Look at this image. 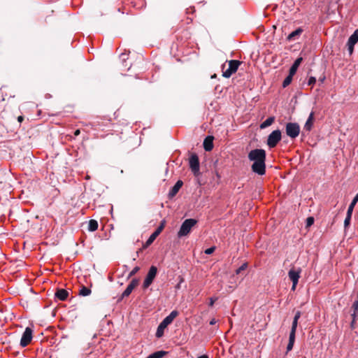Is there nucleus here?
I'll return each instance as SVG.
<instances>
[{"label":"nucleus","mask_w":358,"mask_h":358,"mask_svg":"<svg viewBox=\"0 0 358 358\" xmlns=\"http://www.w3.org/2000/svg\"><path fill=\"white\" fill-rule=\"evenodd\" d=\"M294 75H291L290 73L285 78V80H283V83H282V87H286L287 86H288L292 80V76Z\"/></svg>","instance_id":"27"},{"label":"nucleus","mask_w":358,"mask_h":358,"mask_svg":"<svg viewBox=\"0 0 358 358\" xmlns=\"http://www.w3.org/2000/svg\"><path fill=\"white\" fill-rule=\"evenodd\" d=\"M166 354L165 351H157L151 355H150L146 358H162Z\"/></svg>","instance_id":"24"},{"label":"nucleus","mask_w":358,"mask_h":358,"mask_svg":"<svg viewBox=\"0 0 358 358\" xmlns=\"http://www.w3.org/2000/svg\"><path fill=\"white\" fill-rule=\"evenodd\" d=\"M248 268V264L244 263L236 271V274L241 273L243 271H245Z\"/></svg>","instance_id":"29"},{"label":"nucleus","mask_w":358,"mask_h":358,"mask_svg":"<svg viewBox=\"0 0 358 358\" xmlns=\"http://www.w3.org/2000/svg\"><path fill=\"white\" fill-rule=\"evenodd\" d=\"M241 62L238 60H230L228 62V67L226 69V64L222 66V76L224 78H229L231 76L236 73L238 70Z\"/></svg>","instance_id":"2"},{"label":"nucleus","mask_w":358,"mask_h":358,"mask_svg":"<svg viewBox=\"0 0 358 358\" xmlns=\"http://www.w3.org/2000/svg\"><path fill=\"white\" fill-rule=\"evenodd\" d=\"M314 223V218L313 217H308L306 220V226L310 227Z\"/></svg>","instance_id":"31"},{"label":"nucleus","mask_w":358,"mask_h":358,"mask_svg":"<svg viewBox=\"0 0 358 358\" xmlns=\"http://www.w3.org/2000/svg\"><path fill=\"white\" fill-rule=\"evenodd\" d=\"M90 293L91 290L86 287H83L79 292V294L84 296H88Z\"/></svg>","instance_id":"28"},{"label":"nucleus","mask_w":358,"mask_h":358,"mask_svg":"<svg viewBox=\"0 0 358 358\" xmlns=\"http://www.w3.org/2000/svg\"><path fill=\"white\" fill-rule=\"evenodd\" d=\"M302 61H303L302 57H299L294 61V64H292V66H291V68L289 69V73L291 75L295 74V73L296 72V71H297L299 65L302 62Z\"/></svg>","instance_id":"16"},{"label":"nucleus","mask_w":358,"mask_h":358,"mask_svg":"<svg viewBox=\"0 0 358 358\" xmlns=\"http://www.w3.org/2000/svg\"><path fill=\"white\" fill-rule=\"evenodd\" d=\"M266 156V151L263 149H254L248 153L249 160L253 162L251 169L254 173L259 176L265 174Z\"/></svg>","instance_id":"1"},{"label":"nucleus","mask_w":358,"mask_h":358,"mask_svg":"<svg viewBox=\"0 0 358 358\" xmlns=\"http://www.w3.org/2000/svg\"><path fill=\"white\" fill-rule=\"evenodd\" d=\"M357 202H358V193L356 194V196L352 199L351 203L350 204L348 209V212L352 213L354 208Z\"/></svg>","instance_id":"25"},{"label":"nucleus","mask_w":358,"mask_h":358,"mask_svg":"<svg viewBox=\"0 0 358 358\" xmlns=\"http://www.w3.org/2000/svg\"><path fill=\"white\" fill-rule=\"evenodd\" d=\"M303 32V29L301 28H298L295 31L290 33L287 36L288 41H294L297 36H299Z\"/></svg>","instance_id":"19"},{"label":"nucleus","mask_w":358,"mask_h":358,"mask_svg":"<svg viewBox=\"0 0 358 358\" xmlns=\"http://www.w3.org/2000/svg\"><path fill=\"white\" fill-rule=\"evenodd\" d=\"M357 314H358V312H355V311L352 314V324L356 320L357 317Z\"/></svg>","instance_id":"39"},{"label":"nucleus","mask_w":358,"mask_h":358,"mask_svg":"<svg viewBox=\"0 0 358 358\" xmlns=\"http://www.w3.org/2000/svg\"><path fill=\"white\" fill-rule=\"evenodd\" d=\"M217 300V298H213V297H211L210 298V301H209V306L210 307H213L215 302Z\"/></svg>","instance_id":"36"},{"label":"nucleus","mask_w":358,"mask_h":358,"mask_svg":"<svg viewBox=\"0 0 358 358\" xmlns=\"http://www.w3.org/2000/svg\"><path fill=\"white\" fill-rule=\"evenodd\" d=\"M23 120H24V118H23V117H22V116H19V117H17V120H18V122H20V123L23 121Z\"/></svg>","instance_id":"42"},{"label":"nucleus","mask_w":358,"mask_h":358,"mask_svg":"<svg viewBox=\"0 0 358 358\" xmlns=\"http://www.w3.org/2000/svg\"><path fill=\"white\" fill-rule=\"evenodd\" d=\"M138 280L136 278L132 279V280L130 282V283L127 285L125 290L123 292L122 294V297H127L129 296V294L132 292V291L138 286Z\"/></svg>","instance_id":"11"},{"label":"nucleus","mask_w":358,"mask_h":358,"mask_svg":"<svg viewBox=\"0 0 358 358\" xmlns=\"http://www.w3.org/2000/svg\"><path fill=\"white\" fill-rule=\"evenodd\" d=\"M295 337H296V333L290 331L289 336V343L287 346V352L292 350L294 342H295Z\"/></svg>","instance_id":"18"},{"label":"nucleus","mask_w":358,"mask_h":358,"mask_svg":"<svg viewBox=\"0 0 358 358\" xmlns=\"http://www.w3.org/2000/svg\"><path fill=\"white\" fill-rule=\"evenodd\" d=\"M301 312L300 311H297L296 313H295V315L294 317V320H296V321H299V318L301 317Z\"/></svg>","instance_id":"37"},{"label":"nucleus","mask_w":358,"mask_h":358,"mask_svg":"<svg viewBox=\"0 0 358 358\" xmlns=\"http://www.w3.org/2000/svg\"><path fill=\"white\" fill-rule=\"evenodd\" d=\"M215 246H213V247H210V248H209L206 249V250H205V253H206V255H211L212 253H213V252H214V251H215Z\"/></svg>","instance_id":"32"},{"label":"nucleus","mask_w":358,"mask_h":358,"mask_svg":"<svg viewBox=\"0 0 358 358\" xmlns=\"http://www.w3.org/2000/svg\"><path fill=\"white\" fill-rule=\"evenodd\" d=\"M189 167L195 176L199 173V160L196 154H193L189 157Z\"/></svg>","instance_id":"9"},{"label":"nucleus","mask_w":358,"mask_h":358,"mask_svg":"<svg viewBox=\"0 0 358 358\" xmlns=\"http://www.w3.org/2000/svg\"><path fill=\"white\" fill-rule=\"evenodd\" d=\"M347 45H348V49L349 53L350 55L352 54L355 45H351L350 44H348V43H347Z\"/></svg>","instance_id":"38"},{"label":"nucleus","mask_w":358,"mask_h":358,"mask_svg":"<svg viewBox=\"0 0 358 358\" xmlns=\"http://www.w3.org/2000/svg\"><path fill=\"white\" fill-rule=\"evenodd\" d=\"M55 296L61 301H65L69 296V292L66 289H59L55 293Z\"/></svg>","instance_id":"15"},{"label":"nucleus","mask_w":358,"mask_h":358,"mask_svg":"<svg viewBox=\"0 0 358 358\" xmlns=\"http://www.w3.org/2000/svg\"><path fill=\"white\" fill-rule=\"evenodd\" d=\"M182 185L183 182L182 180H178L176 183L174 185V186L169 191V196L170 198H173V196H175L180 190V189L182 187Z\"/></svg>","instance_id":"12"},{"label":"nucleus","mask_w":358,"mask_h":358,"mask_svg":"<svg viewBox=\"0 0 358 358\" xmlns=\"http://www.w3.org/2000/svg\"><path fill=\"white\" fill-rule=\"evenodd\" d=\"M157 273V268L155 266H152L148 273L145 277V279L143 282V289H147L153 282L154 279L155 278Z\"/></svg>","instance_id":"6"},{"label":"nucleus","mask_w":358,"mask_h":358,"mask_svg":"<svg viewBox=\"0 0 358 358\" xmlns=\"http://www.w3.org/2000/svg\"><path fill=\"white\" fill-rule=\"evenodd\" d=\"M139 271V267L138 266H136L135 268H133V270L130 272L129 273V276H132L134 275H135L138 271Z\"/></svg>","instance_id":"34"},{"label":"nucleus","mask_w":358,"mask_h":358,"mask_svg":"<svg viewBox=\"0 0 358 358\" xmlns=\"http://www.w3.org/2000/svg\"><path fill=\"white\" fill-rule=\"evenodd\" d=\"M167 327L166 326V324H164L162 322L159 324V325L157 327V332H156V336L157 338H161L163 334H164V329L166 328Z\"/></svg>","instance_id":"21"},{"label":"nucleus","mask_w":358,"mask_h":358,"mask_svg":"<svg viewBox=\"0 0 358 358\" xmlns=\"http://www.w3.org/2000/svg\"><path fill=\"white\" fill-rule=\"evenodd\" d=\"M285 129L287 135L292 138H296L300 133V127L297 123H287Z\"/></svg>","instance_id":"5"},{"label":"nucleus","mask_w":358,"mask_h":358,"mask_svg":"<svg viewBox=\"0 0 358 358\" xmlns=\"http://www.w3.org/2000/svg\"><path fill=\"white\" fill-rule=\"evenodd\" d=\"M80 134V129H76V130L74 131V136H78Z\"/></svg>","instance_id":"41"},{"label":"nucleus","mask_w":358,"mask_h":358,"mask_svg":"<svg viewBox=\"0 0 358 358\" xmlns=\"http://www.w3.org/2000/svg\"><path fill=\"white\" fill-rule=\"evenodd\" d=\"M280 140L281 131L278 129L275 130L268 135L267 145L271 148H275Z\"/></svg>","instance_id":"4"},{"label":"nucleus","mask_w":358,"mask_h":358,"mask_svg":"<svg viewBox=\"0 0 358 358\" xmlns=\"http://www.w3.org/2000/svg\"><path fill=\"white\" fill-rule=\"evenodd\" d=\"M178 315V312L177 310H173L168 316H166L163 320L162 322L166 324L167 327L170 324L172 323L173 320Z\"/></svg>","instance_id":"14"},{"label":"nucleus","mask_w":358,"mask_h":358,"mask_svg":"<svg viewBox=\"0 0 358 358\" xmlns=\"http://www.w3.org/2000/svg\"><path fill=\"white\" fill-rule=\"evenodd\" d=\"M198 358H208V357L206 355H202V356L199 357Z\"/></svg>","instance_id":"43"},{"label":"nucleus","mask_w":358,"mask_h":358,"mask_svg":"<svg viewBox=\"0 0 358 358\" xmlns=\"http://www.w3.org/2000/svg\"><path fill=\"white\" fill-rule=\"evenodd\" d=\"M352 213H350V212L347 211L346 217H345V221H344V227H345V229L348 228V227L350 226L351 218H352Z\"/></svg>","instance_id":"26"},{"label":"nucleus","mask_w":358,"mask_h":358,"mask_svg":"<svg viewBox=\"0 0 358 358\" xmlns=\"http://www.w3.org/2000/svg\"><path fill=\"white\" fill-rule=\"evenodd\" d=\"M196 220L194 219H187L185 220L178 233V237H182L187 236L192 230V228L196 224Z\"/></svg>","instance_id":"3"},{"label":"nucleus","mask_w":358,"mask_h":358,"mask_svg":"<svg viewBox=\"0 0 358 358\" xmlns=\"http://www.w3.org/2000/svg\"><path fill=\"white\" fill-rule=\"evenodd\" d=\"M301 271V268H299L296 270L295 268H292L288 272V276L292 282V291H294L296 289V285L299 282V279L300 278Z\"/></svg>","instance_id":"7"},{"label":"nucleus","mask_w":358,"mask_h":358,"mask_svg":"<svg viewBox=\"0 0 358 358\" xmlns=\"http://www.w3.org/2000/svg\"><path fill=\"white\" fill-rule=\"evenodd\" d=\"M98 222L95 220H90L89 221L88 229L90 231H94L98 229Z\"/></svg>","instance_id":"22"},{"label":"nucleus","mask_w":358,"mask_h":358,"mask_svg":"<svg viewBox=\"0 0 358 358\" xmlns=\"http://www.w3.org/2000/svg\"><path fill=\"white\" fill-rule=\"evenodd\" d=\"M313 122H314V113L311 112L305 125H304V129L306 131H310L312 129V127L313 125Z\"/></svg>","instance_id":"17"},{"label":"nucleus","mask_w":358,"mask_h":358,"mask_svg":"<svg viewBox=\"0 0 358 358\" xmlns=\"http://www.w3.org/2000/svg\"><path fill=\"white\" fill-rule=\"evenodd\" d=\"M203 148L206 151H211L213 148V137L208 136L203 141Z\"/></svg>","instance_id":"13"},{"label":"nucleus","mask_w":358,"mask_h":358,"mask_svg":"<svg viewBox=\"0 0 358 358\" xmlns=\"http://www.w3.org/2000/svg\"><path fill=\"white\" fill-rule=\"evenodd\" d=\"M274 120H275L274 117H269L264 122H262L261 124L260 127L262 129L266 128V127L271 125L273 124V122H274Z\"/></svg>","instance_id":"23"},{"label":"nucleus","mask_w":358,"mask_h":358,"mask_svg":"<svg viewBox=\"0 0 358 358\" xmlns=\"http://www.w3.org/2000/svg\"><path fill=\"white\" fill-rule=\"evenodd\" d=\"M165 224H166V222L164 220L161 222L159 227L156 229V230L150 235V236L146 241L145 247H148L154 242V241L157 238V237L161 234V232L164 229Z\"/></svg>","instance_id":"8"},{"label":"nucleus","mask_w":358,"mask_h":358,"mask_svg":"<svg viewBox=\"0 0 358 358\" xmlns=\"http://www.w3.org/2000/svg\"><path fill=\"white\" fill-rule=\"evenodd\" d=\"M217 323V320L215 319V318H213L212 320H210V325H214Z\"/></svg>","instance_id":"40"},{"label":"nucleus","mask_w":358,"mask_h":358,"mask_svg":"<svg viewBox=\"0 0 358 358\" xmlns=\"http://www.w3.org/2000/svg\"><path fill=\"white\" fill-rule=\"evenodd\" d=\"M316 83V78L315 77H310L308 80V85H313Z\"/></svg>","instance_id":"33"},{"label":"nucleus","mask_w":358,"mask_h":358,"mask_svg":"<svg viewBox=\"0 0 358 358\" xmlns=\"http://www.w3.org/2000/svg\"><path fill=\"white\" fill-rule=\"evenodd\" d=\"M32 340V330L29 327H27L22 336L20 340V345L22 347H26L28 345Z\"/></svg>","instance_id":"10"},{"label":"nucleus","mask_w":358,"mask_h":358,"mask_svg":"<svg viewBox=\"0 0 358 358\" xmlns=\"http://www.w3.org/2000/svg\"><path fill=\"white\" fill-rule=\"evenodd\" d=\"M297 326H298V321H296V320H293L292 321V327H291V332H295L296 331V328H297Z\"/></svg>","instance_id":"30"},{"label":"nucleus","mask_w":358,"mask_h":358,"mask_svg":"<svg viewBox=\"0 0 358 358\" xmlns=\"http://www.w3.org/2000/svg\"><path fill=\"white\" fill-rule=\"evenodd\" d=\"M352 308L355 312H358V299L353 303Z\"/></svg>","instance_id":"35"},{"label":"nucleus","mask_w":358,"mask_h":358,"mask_svg":"<svg viewBox=\"0 0 358 358\" xmlns=\"http://www.w3.org/2000/svg\"><path fill=\"white\" fill-rule=\"evenodd\" d=\"M358 42V29H356L354 33L350 36L348 43L351 45H355Z\"/></svg>","instance_id":"20"}]
</instances>
